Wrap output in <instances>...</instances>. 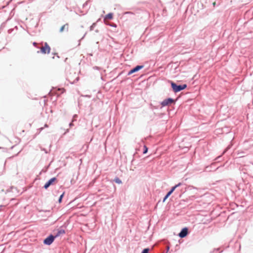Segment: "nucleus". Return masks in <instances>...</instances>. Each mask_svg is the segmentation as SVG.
I'll return each mask as SVG.
<instances>
[{"label": "nucleus", "instance_id": "obj_1", "mask_svg": "<svg viewBox=\"0 0 253 253\" xmlns=\"http://www.w3.org/2000/svg\"><path fill=\"white\" fill-rule=\"evenodd\" d=\"M171 87L174 92L177 93L185 89L187 85L186 84H177L172 81H170Z\"/></svg>", "mask_w": 253, "mask_h": 253}, {"label": "nucleus", "instance_id": "obj_2", "mask_svg": "<svg viewBox=\"0 0 253 253\" xmlns=\"http://www.w3.org/2000/svg\"><path fill=\"white\" fill-rule=\"evenodd\" d=\"M175 101L173 98L170 97L167 98L160 103L161 105L160 109H162L163 107L169 106L172 104H175Z\"/></svg>", "mask_w": 253, "mask_h": 253}, {"label": "nucleus", "instance_id": "obj_3", "mask_svg": "<svg viewBox=\"0 0 253 253\" xmlns=\"http://www.w3.org/2000/svg\"><path fill=\"white\" fill-rule=\"evenodd\" d=\"M182 185V183H178L177 184H176L174 186L172 187L170 190L167 193L165 196L164 197L163 199V202L164 203L166 200L170 196V195L174 192V191L176 189V188Z\"/></svg>", "mask_w": 253, "mask_h": 253}, {"label": "nucleus", "instance_id": "obj_4", "mask_svg": "<svg viewBox=\"0 0 253 253\" xmlns=\"http://www.w3.org/2000/svg\"><path fill=\"white\" fill-rule=\"evenodd\" d=\"M55 239V237L50 234L46 238L43 240V243L45 245H50Z\"/></svg>", "mask_w": 253, "mask_h": 253}, {"label": "nucleus", "instance_id": "obj_5", "mask_svg": "<svg viewBox=\"0 0 253 253\" xmlns=\"http://www.w3.org/2000/svg\"><path fill=\"white\" fill-rule=\"evenodd\" d=\"M50 47L47 42L44 43V46L41 48L40 51H38L37 53L41 52L42 54H48L50 51Z\"/></svg>", "mask_w": 253, "mask_h": 253}, {"label": "nucleus", "instance_id": "obj_6", "mask_svg": "<svg viewBox=\"0 0 253 253\" xmlns=\"http://www.w3.org/2000/svg\"><path fill=\"white\" fill-rule=\"evenodd\" d=\"M143 67L144 65H137L134 68H132L130 71H129V72L127 73V75H130L134 73L137 72L143 68Z\"/></svg>", "mask_w": 253, "mask_h": 253}, {"label": "nucleus", "instance_id": "obj_7", "mask_svg": "<svg viewBox=\"0 0 253 253\" xmlns=\"http://www.w3.org/2000/svg\"><path fill=\"white\" fill-rule=\"evenodd\" d=\"M188 234V228L187 227L183 228L178 233V236L181 238H185Z\"/></svg>", "mask_w": 253, "mask_h": 253}, {"label": "nucleus", "instance_id": "obj_8", "mask_svg": "<svg viewBox=\"0 0 253 253\" xmlns=\"http://www.w3.org/2000/svg\"><path fill=\"white\" fill-rule=\"evenodd\" d=\"M65 233V230L63 229L60 228L57 230V232L55 235V238L60 236L61 234H64Z\"/></svg>", "mask_w": 253, "mask_h": 253}, {"label": "nucleus", "instance_id": "obj_9", "mask_svg": "<svg viewBox=\"0 0 253 253\" xmlns=\"http://www.w3.org/2000/svg\"><path fill=\"white\" fill-rule=\"evenodd\" d=\"M56 180H57V178L55 177H54L50 178L46 182L49 185V186H50V185H52L54 183V182H55Z\"/></svg>", "mask_w": 253, "mask_h": 253}, {"label": "nucleus", "instance_id": "obj_10", "mask_svg": "<svg viewBox=\"0 0 253 253\" xmlns=\"http://www.w3.org/2000/svg\"><path fill=\"white\" fill-rule=\"evenodd\" d=\"M68 24L66 23L65 25H63L60 29L59 32L62 33L63 32L64 29H66L67 31H68Z\"/></svg>", "mask_w": 253, "mask_h": 253}, {"label": "nucleus", "instance_id": "obj_11", "mask_svg": "<svg viewBox=\"0 0 253 253\" xmlns=\"http://www.w3.org/2000/svg\"><path fill=\"white\" fill-rule=\"evenodd\" d=\"M161 106V105H160V103L158 105H154L152 103L150 104V108L152 110L160 108Z\"/></svg>", "mask_w": 253, "mask_h": 253}, {"label": "nucleus", "instance_id": "obj_12", "mask_svg": "<svg viewBox=\"0 0 253 253\" xmlns=\"http://www.w3.org/2000/svg\"><path fill=\"white\" fill-rule=\"evenodd\" d=\"M113 17V14L112 13H109L107 14L105 17V19H112Z\"/></svg>", "mask_w": 253, "mask_h": 253}, {"label": "nucleus", "instance_id": "obj_13", "mask_svg": "<svg viewBox=\"0 0 253 253\" xmlns=\"http://www.w3.org/2000/svg\"><path fill=\"white\" fill-rule=\"evenodd\" d=\"M114 181L116 183H118V184H122V180L118 177H116L115 178V179H114Z\"/></svg>", "mask_w": 253, "mask_h": 253}, {"label": "nucleus", "instance_id": "obj_14", "mask_svg": "<svg viewBox=\"0 0 253 253\" xmlns=\"http://www.w3.org/2000/svg\"><path fill=\"white\" fill-rule=\"evenodd\" d=\"M64 193H63L59 197V199H58V202L59 203H61L62 202V199L64 197Z\"/></svg>", "mask_w": 253, "mask_h": 253}, {"label": "nucleus", "instance_id": "obj_15", "mask_svg": "<svg viewBox=\"0 0 253 253\" xmlns=\"http://www.w3.org/2000/svg\"><path fill=\"white\" fill-rule=\"evenodd\" d=\"M96 25V23H93L90 27L89 30L92 31Z\"/></svg>", "mask_w": 253, "mask_h": 253}, {"label": "nucleus", "instance_id": "obj_16", "mask_svg": "<svg viewBox=\"0 0 253 253\" xmlns=\"http://www.w3.org/2000/svg\"><path fill=\"white\" fill-rule=\"evenodd\" d=\"M149 248H145L142 250L141 253H149Z\"/></svg>", "mask_w": 253, "mask_h": 253}, {"label": "nucleus", "instance_id": "obj_17", "mask_svg": "<svg viewBox=\"0 0 253 253\" xmlns=\"http://www.w3.org/2000/svg\"><path fill=\"white\" fill-rule=\"evenodd\" d=\"M148 148H147V147L145 145V146H144V149H143V154H146V153H147V152H148Z\"/></svg>", "mask_w": 253, "mask_h": 253}, {"label": "nucleus", "instance_id": "obj_18", "mask_svg": "<svg viewBox=\"0 0 253 253\" xmlns=\"http://www.w3.org/2000/svg\"><path fill=\"white\" fill-rule=\"evenodd\" d=\"M214 164H212L211 165V166H208L206 168V170L207 171H211V168L212 166L214 165Z\"/></svg>", "mask_w": 253, "mask_h": 253}, {"label": "nucleus", "instance_id": "obj_19", "mask_svg": "<svg viewBox=\"0 0 253 253\" xmlns=\"http://www.w3.org/2000/svg\"><path fill=\"white\" fill-rule=\"evenodd\" d=\"M78 118V115H74L73 117V119H72V122H75V121H76L77 120V118Z\"/></svg>", "mask_w": 253, "mask_h": 253}, {"label": "nucleus", "instance_id": "obj_20", "mask_svg": "<svg viewBox=\"0 0 253 253\" xmlns=\"http://www.w3.org/2000/svg\"><path fill=\"white\" fill-rule=\"evenodd\" d=\"M51 211V210H41L40 211V212H50Z\"/></svg>", "mask_w": 253, "mask_h": 253}, {"label": "nucleus", "instance_id": "obj_21", "mask_svg": "<svg viewBox=\"0 0 253 253\" xmlns=\"http://www.w3.org/2000/svg\"><path fill=\"white\" fill-rule=\"evenodd\" d=\"M50 186H49V185L47 184V182H46L44 184V185L43 186V188L45 189H47Z\"/></svg>", "mask_w": 253, "mask_h": 253}, {"label": "nucleus", "instance_id": "obj_22", "mask_svg": "<svg viewBox=\"0 0 253 253\" xmlns=\"http://www.w3.org/2000/svg\"><path fill=\"white\" fill-rule=\"evenodd\" d=\"M33 45L35 47H37V48H39V46H38V43L37 42H33Z\"/></svg>", "mask_w": 253, "mask_h": 253}, {"label": "nucleus", "instance_id": "obj_23", "mask_svg": "<svg viewBox=\"0 0 253 253\" xmlns=\"http://www.w3.org/2000/svg\"><path fill=\"white\" fill-rule=\"evenodd\" d=\"M230 148V146H228L224 150V151L222 153V154H225L227 151Z\"/></svg>", "mask_w": 253, "mask_h": 253}, {"label": "nucleus", "instance_id": "obj_24", "mask_svg": "<svg viewBox=\"0 0 253 253\" xmlns=\"http://www.w3.org/2000/svg\"><path fill=\"white\" fill-rule=\"evenodd\" d=\"M73 122H72H72L69 124V126H70V127H72L73 126H74Z\"/></svg>", "mask_w": 253, "mask_h": 253}, {"label": "nucleus", "instance_id": "obj_25", "mask_svg": "<svg viewBox=\"0 0 253 253\" xmlns=\"http://www.w3.org/2000/svg\"><path fill=\"white\" fill-rule=\"evenodd\" d=\"M219 250V248L214 249L212 252H211V253H214L215 251H218Z\"/></svg>", "mask_w": 253, "mask_h": 253}, {"label": "nucleus", "instance_id": "obj_26", "mask_svg": "<svg viewBox=\"0 0 253 253\" xmlns=\"http://www.w3.org/2000/svg\"><path fill=\"white\" fill-rule=\"evenodd\" d=\"M169 246H167L166 247V253H168V252L169 251Z\"/></svg>", "mask_w": 253, "mask_h": 253}, {"label": "nucleus", "instance_id": "obj_27", "mask_svg": "<svg viewBox=\"0 0 253 253\" xmlns=\"http://www.w3.org/2000/svg\"><path fill=\"white\" fill-rule=\"evenodd\" d=\"M87 3H88V1H86L84 4H83V7H84L86 5H87Z\"/></svg>", "mask_w": 253, "mask_h": 253}, {"label": "nucleus", "instance_id": "obj_28", "mask_svg": "<svg viewBox=\"0 0 253 253\" xmlns=\"http://www.w3.org/2000/svg\"><path fill=\"white\" fill-rule=\"evenodd\" d=\"M110 25V26H111V27H116V24H110V25Z\"/></svg>", "mask_w": 253, "mask_h": 253}, {"label": "nucleus", "instance_id": "obj_29", "mask_svg": "<svg viewBox=\"0 0 253 253\" xmlns=\"http://www.w3.org/2000/svg\"><path fill=\"white\" fill-rule=\"evenodd\" d=\"M86 34V32L84 34V36L81 38V39L80 41H81V40H82V39H83L84 38V37L85 36Z\"/></svg>", "mask_w": 253, "mask_h": 253}, {"label": "nucleus", "instance_id": "obj_30", "mask_svg": "<svg viewBox=\"0 0 253 253\" xmlns=\"http://www.w3.org/2000/svg\"><path fill=\"white\" fill-rule=\"evenodd\" d=\"M221 157V156H219L218 157H217L216 158V160H218L219 158H220Z\"/></svg>", "mask_w": 253, "mask_h": 253}, {"label": "nucleus", "instance_id": "obj_31", "mask_svg": "<svg viewBox=\"0 0 253 253\" xmlns=\"http://www.w3.org/2000/svg\"><path fill=\"white\" fill-rule=\"evenodd\" d=\"M69 132V129H67L66 131H65V133H66Z\"/></svg>", "mask_w": 253, "mask_h": 253}, {"label": "nucleus", "instance_id": "obj_32", "mask_svg": "<svg viewBox=\"0 0 253 253\" xmlns=\"http://www.w3.org/2000/svg\"><path fill=\"white\" fill-rule=\"evenodd\" d=\"M43 150H44L45 151V153H48L47 151L46 150H45L44 149H43Z\"/></svg>", "mask_w": 253, "mask_h": 253}, {"label": "nucleus", "instance_id": "obj_33", "mask_svg": "<svg viewBox=\"0 0 253 253\" xmlns=\"http://www.w3.org/2000/svg\"><path fill=\"white\" fill-rule=\"evenodd\" d=\"M95 32L96 33H98V32H99V31H98V30H97H97H96L95 31Z\"/></svg>", "mask_w": 253, "mask_h": 253}, {"label": "nucleus", "instance_id": "obj_34", "mask_svg": "<svg viewBox=\"0 0 253 253\" xmlns=\"http://www.w3.org/2000/svg\"><path fill=\"white\" fill-rule=\"evenodd\" d=\"M126 14H128V13H131V12H126Z\"/></svg>", "mask_w": 253, "mask_h": 253}, {"label": "nucleus", "instance_id": "obj_35", "mask_svg": "<svg viewBox=\"0 0 253 253\" xmlns=\"http://www.w3.org/2000/svg\"><path fill=\"white\" fill-rule=\"evenodd\" d=\"M55 54H56L57 55V56L58 58H59V56L57 55V53H55Z\"/></svg>", "mask_w": 253, "mask_h": 253}, {"label": "nucleus", "instance_id": "obj_36", "mask_svg": "<svg viewBox=\"0 0 253 253\" xmlns=\"http://www.w3.org/2000/svg\"><path fill=\"white\" fill-rule=\"evenodd\" d=\"M45 127H47V125L46 124V125H45Z\"/></svg>", "mask_w": 253, "mask_h": 253}]
</instances>
